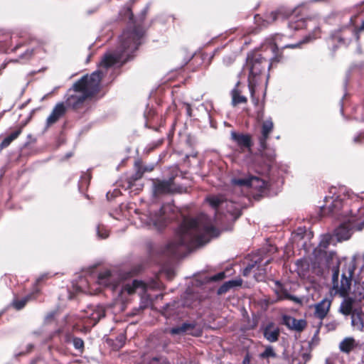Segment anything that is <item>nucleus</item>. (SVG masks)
<instances>
[{"mask_svg": "<svg viewBox=\"0 0 364 364\" xmlns=\"http://www.w3.org/2000/svg\"><path fill=\"white\" fill-rule=\"evenodd\" d=\"M218 235V230L207 216L184 218L176 230L173 239L166 245L164 252L176 257H183L194 248L208 243Z\"/></svg>", "mask_w": 364, "mask_h": 364, "instance_id": "nucleus-1", "label": "nucleus"}, {"mask_svg": "<svg viewBox=\"0 0 364 364\" xmlns=\"http://www.w3.org/2000/svg\"><path fill=\"white\" fill-rule=\"evenodd\" d=\"M127 277L124 274L105 270L99 273L95 284L110 289L113 293L114 305L119 306L120 310L125 309L126 304L129 300V296L139 291L141 296V301L139 308L144 309L151 304V298L146 293L149 287L151 288H159V282H153L149 285L146 284L141 280L134 279L132 283H126L120 285L122 280H125Z\"/></svg>", "mask_w": 364, "mask_h": 364, "instance_id": "nucleus-2", "label": "nucleus"}, {"mask_svg": "<svg viewBox=\"0 0 364 364\" xmlns=\"http://www.w3.org/2000/svg\"><path fill=\"white\" fill-rule=\"evenodd\" d=\"M115 60L113 54H105L96 71L90 75L82 76L68 90L66 106L74 109H79L87 98L97 94L100 91L101 80L115 65Z\"/></svg>", "mask_w": 364, "mask_h": 364, "instance_id": "nucleus-3", "label": "nucleus"}, {"mask_svg": "<svg viewBox=\"0 0 364 364\" xmlns=\"http://www.w3.org/2000/svg\"><path fill=\"white\" fill-rule=\"evenodd\" d=\"M122 19H128V26L119 37V44L114 50L105 54L112 53L115 58L114 65L122 66L133 58L134 53L141 43L144 31L140 25L136 24L133 13L129 5H126L119 11Z\"/></svg>", "mask_w": 364, "mask_h": 364, "instance_id": "nucleus-4", "label": "nucleus"}, {"mask_svg": "<svg viewBox=\"0 0 364 364\" xmlns=\"http://www.w3.org/2000/svg\"><path fill=\"white\" fill-rule=\"evenodd\" d=\"M288 27L291 30H300L303 28L313 29V32L309 33L304 38L303 40L300 41L296 43H284L283 40L287 38L286 36L282 34L276 33L272 38V44L270 46V50L272 52L273 55L271 57L272 60L279 62L280 57L277 55V53L280 50L285 48H299L301 44L306 43L316 39L318 37V33L320 32V27L318 23L317 18H304L301 16H298L294 14H292L289 16L288 22Z\"/></svg>", "mask_w": 364, "mask_h": 364, "instance_id": "nucleus-5", "label": "nucleus"}, {"mask_svg": "<svg viewBox=\"0 0 364 364\" xmlns=\"http://www.w3.org/2000/svg\"><path fill=\"white\" fill-rule=\"evenodd\" d=\"M325 254L326 266L328 269H331L333 272V289L341 296H345L348 294V291L350 288L354 269L353 268L348 267L347 270L342 272L341 280H339L340 261L337 257L336 253L333 251H331L328 253L325 252Z\"/></svg>", "mask_w": 364, "mask_h": 364, "instance_id": "nucleus-6", "label": "nucleus"}, {"mask_svg": "<svg viewBox=\"0 0 364 364\" xmlns=\"http://www.w3.org/2000/svg\"><path fill=\"white\" fill-rule=\"evenodd\" d=\"M210 205L215 210V217L220 220L223 215L227 220H235L242 214V205L240 202L232 199L228 200L223 196H213L207 198Z\"/></svg>", "mask_w": 364, "mask_h": 364, "instance_id": "nucleus-7", "label": "nucleus"}, {"mask_svg": "<svg viewBox=\"0 0 364 364\" xmlns=\"http://www.w3.org/2000/svg\"><path fill=\"white\" fill-rule=\"evenodd\" d=\"M364 30V17L351 16L348 17V25L342 26L331 33L333 42H338V46H348L353 37L358 39V31Z\"/></svg>", "mask_w": 364, "mask_h": 364, "instance_id": "nucleus-8", "label": "nucleus"}, {"mask_svg": "<svg viewBox=\"0 0 364 364\" xmlns=\"http://www.w3.org/2000/svg\"><path fill=\"white\" fill-rule=\"evenodd\" d=\"M231 183L234 187H245L252 189V195L255 200H259L268 193V183L259 176H248L244 178H232Z\"/></svg>", "mask_w": 364, "mask_h": 364, "instance_id": "nucleus-9", "label": "nucleus"}, {"mask_svg": "<svg viewBox=\"0 0 364 364\" xmlns=\"http://www.w3.org/2000/svg\"><path fill=\"white\" fill-rule=\"evenodd\" d=\"M171 209L172 207L170 205H163L158 211L154 213L149 211L139 213V219L147 228L161 230L167 225L169 217L166 215V212ZM136 213L138 214L137 212Z\"/></svg>", "mask_w": 364, "mask_h": 364, "instance_id": "nucleus-10", "label": "nucleus"}, {"mask_svg": "<svg viewBox=\"0 0 364 364\" xmlns=\"http://www.w3.org/2000/svg\"><path fill=\"white\" fill-rule=\"evenodd\" d=\"M274 62L277 61L272 60L271 58L267 59L259 51L249 53L246 60V68L249 70V81H254V78L259 75L267 68L269 69Z\"/></svg>", "mask_w": 364, "mask_h": 364, "instance_id": "nucleus-11", "label": "nucleus"}, {"mask_svg": "<svg viewBox=\"0 0 364 364\" xmlns=\"http://www.w3.org/2000/svg\"><path fill=\"white\" fill-rule=\"evenodd\" d=\"M200 300L198 296L194 293L186 292L180 301H173V303L167 304L164 308V315L166 317H171L175 314L178 315L179 311L177 308L180 306L189 309L196 308L200 305Z\"/></svg>", "mask_w": 364, "mask_h": 364, "instance_id": "nucleus-12", "label": "nucleus"}, {"mask_svg": "<svg viewBox=\"0 0 364 364\" xmlns=\"http://www.w3.org/2000/svg\"><path fill=\"white\" fill-rule=\"evenodd\" d=\"M364 228V219L358 221L357 218L350 215L346 221L341 223L335 229L333 236L338 242L348 240L354 230H362Z\"/></svg>", "mask_w": 364, "mask_h": 364, "instance_id": "nucleus-13", "label": "nucleus"}, {"mask_svg": "<svg viewBox=\"0 0 364 364\" xmlns=\"http://www.w3.org/2000/svg\"><path fill=\"white\" fill-rule=\"evenodd\" d=\"M336 190L335 187H332L330 189V193H332L333 196L324 198L326 205L321 206L323 213H326V210L328 209V213L332 215L339 216L341 215L340 211L347 204V201H345L344 198H341V195H336Z\"/></svg>", "mask_w": 364, "mask_h": 364, "instance_id": "nucleus-14", "label": "nucleus"}, {"mask_svg": "<svg viewBox=\"0 0 364 364\" xmlns=\"http://www.w3.org/2000/svg\"><path fill=\"white\" fill-rule=\"evenodd\" d=\"M270 262V259H267L262 264L261 259H257L254 262L249 263L243 269L242 275L248 277L252 272L254 273V278L257 282H262L265 279L267 274V268Z\"/></svg>", "mask_w": 364, "mask_h": 364, "instance_id": "nucleus-15", "label": "nucleus"}, {"mask_svg": "<svg viewBox=\"0 0 364 364\" xmlns=\"http://www.w3.org/2000/svg\"><path fill=\"white\" fill-rule=\"evenodd\" d=\"M87 318L85 324L87 327L95 326L100 319L105 317L106 308L103 305L90 306L85 311Z\"/></svg>", "mask_w": 364, "mask_h": 364, "instance_id": "nucleus-16", "label": "nucleus"}, {"mask_svg": "<svg viewBox=\"0 0 364 364\" xmlns=\"http://www.w3.org/2000/svg\"><path fill=\"white\" fill-rule=\"evenodd\" d=\"M153 191L155 196L177 192L174 177H170L168 179L154 181L153 183Z\"/></svg>", "mask_w": 364, "mask_h": 364, "instance_id": "nucleus-17", "label": "nucleus"}, {"mask_svg": "<svg viewBox=\"0 0 364 364\" xmlns=\"http://www.w3.org/2000/svg\"><path fill=\"white\" fill-rule=\"evenodd\" d=\"M230 139L235 143L237 146L240 149V152L245 151H250L253 145L252 136L249 134H244L231 131Z\"/></svg>", "mask_w": 364, "mask_h": 364, "instance_id": "nucleus-18", "label": "nucleus"}, {"mask_svg": "<svg viewBox=\"0 0 364 364\" xmlns=\"http://www.w3.org/2000/svg\"><path fill=\"white\" fill-rule=\"evenodd\" d=\"M154 166L153 164L144 166L141 159L136 160L134 162L135 173L128 179V188H131L134 183L140 179L144 173L152 171L154 169Z\"/></svg>", "mask_w": 364, "mask_h": 364, "instance_id": "nucleus-19", "label": "nucleus"}, {"mask_svg": "<svg viewBox=\"0 0 364 364\" xmlns=\"http://www.w3.org/2000/svg\"><path fill=\"white\" fill-rule=\"evenodd\" d=\"M264 338L269 343L279 341L280 328L274 322L270 321L262 328Z\"/></svg>", "mask_w": 364, "mask_h": 364, "instance_id": "nucleus-20", "label": "nucleus"}, {"mask_svg": "<svg viewBox=\"0 0 364 364\" xmlns=\"http://www.w3.org/2000/svg\"><path fill=\"white\" fill-rule=\"evenodd\" d=\"M283 323L290 330L301 332L306 326V321L304 319H296L291 316L284 315L282 316Z\"/></svg>", "mask_w": 364, "mask_h": 364, "instance_id": "nucleus-21", "label": "nucleus"}, {"mask_svg": "<svg viewBox=\"0 0 364 364\" xmlns=\"http://www.w3.org/2000/svg\"><path fill=\"white\" fill-rule=\"evenodd\" d=\"M274 129V124L272 119L264 120L262 124L261 134L258 137L259 145L264 149L266 146V141L269 137L270 134Z\"/></svg>", "mask_w": 364, "mask_h": 364, "instance_id": "nucleus-22", "label": "nucleus"}, {"mask_svg": "<svg viewBox=\"0 0 364 364\" xmlns=\"http://www.w3.org/2000/svg\"><path fill=\"white\" fill-rule=\"evenodd\" d=\"M66 112V106L63 102H59L55 105L50 114L46 119V129L50 125L55 124L58 119L64 116Z\"/></svg>", "mask_w": 364, "mask_h": 364, "instance_id": "nucleus-23", "label": "nucleus"}, {"mask_svg": "<svg viewBox=\"0 0 364 364\" xmlns=\"http://www.w3.org/2000/svg\"><path fill=\"white\" fill-rule=\"evenodd\" d=\"M12 38L10 33L4 31H0V51L5 53L9 50L14 51L20 46L16 45L14 48H11Z\"/></svg>", "mask_w": 364, "mask_h": 364, "instance_id": "nucleus-24", "label": "nucleus"}, {"mask_svg": "<svg viewBox=\"0 0 364 364\" xmlns=\"http://www.w3.org/2000/svg\"><path fill=\"white\" fill-rule=\"evenodd\" d=\"M351 325L354 330L363 332L364 321L361 310L354 309V312L351 315Z\"/></svg>", "mask_w": 364, "mask_h": 364, "instance_id": "nucleus-25", "label": "nucleus"}, {"mask_svg": "<svg viewBox=\"0 0 364 364\" xmlns=\"http://www.w3.org/2000/svg\"><path fill=\"white\" fill-rule=\"evenodd\" d=\"M331 306V302L323 299L315 306V316L323 319L327 314Z\"/></svg>", "mask_w": 364, "mask_h": 364, "instance_id": "nucleus-26", "label": "nucleus"}, {"mask_svg": "<svg viewBox=\"0 0 364 364\" xmlns=\"http://www.w3.org/2000/svg\"><path fill=\"white\" fill-rule=\"evenodd\" d=\"M347 295L348 294L344 296L345 299L340 306V311L346 316L352 315L354 312L353 304L355 303V299L349 296L346 297Z\"/></svg>", "mask_w": 364, "mask_h": 364, "instance_id": "nucleus-27", "label": "nucleus"}, {"mask_svg": "<svg viewBox=\"0 0 364 364\" xmlns=\"http://www.w3.org/2000/svg\"><path fill=\"white\" fill-rule=\"evenodd\" d=\"M258 151L259 152L260 156L262 158L265 159V160H266L265 163L267 164V165L269 166V164L272 163L274 160L275 156H276L275 151H274V149L268 147L267 143H266V146L264 149H262L259 145Z\"/></svg>", "mask_w": 364, "mask_h": 364, "instance_id": "nucleus-28", "label": "nucleus"}, {"mask_svg": "<svg viewBox=\"0 0 364 364\" xmlns=\"http://www.w3.org/2000/svg\"><path fill=\"white\" fill-rule=\"evenodd\" d=\"M195 327V323H183L181 326L171 328L169 332L171 335H181L193 330Z\"/></svg>", "mask_w": 364, "mask_h": 364, "instance_id": "nucleus-29", "label": "nucleus"}, {"mask_svg": "<svg viewBox=\"0 0 364 364\" xmlns=\"http://www.w3.org/2000/svg\"><path fill=\"white\" fill-rule=\"evenodd\" d=\"M77 289L81 292L89 294H92L93 291H95L98 289V288L94 289L92 284H91V282L85 277H82L80 279L79 282L77 284Z\"/></svg>", "mask_w": 364, "mask_h": 364, "instance_id": "nucleus-30", "label": "nucleus"}, {"mask_svg": "<svg viewBox=\"0 0 364 364\" xmlns=\"http://www.w3.org/2000/svg\"><path fill=\"white\" fill-rule=\"evenodd\" d=\"M240 82H237L235 87L231 91L232 95V105L236 106L241 103L247 102V98L245 96L240 95V90L238 89Z\"/></svg>", "mask_w": 364, "mask_h": 364, "instance_id": "nucleus-31", "label": "nucleus"}, {"mask_svg": "<svg viewBox=\"0 0 364 364\" xmlns=\"http://www.w3.org/2000/svg\"><path fill=\"white\" fill-rule=\"evenodd\" d=\"M65 342L72 343L76 350L82 352L84 349V341L82 338L73 336L70 333H67L65 336Z\"/></svg>", "mask_w": 364, "mask_h": 364, "instance_id": "nucleus-32", "label": "nucleus"}, {"mask_svg": "<svg viewBox=\"0 0 364 364\" xmlns=\"http://www.w3.org/2000/svg\"><path fill=\"white\" fill-rule=\"evenodd\" d=\"M355 346V340L353 338H346L339 344L340 350L348 353Z\"/></svg>", "mask_w": 364, "mask_h": 364, "instance_id": "nucleus-33", "label": "nucleus"}, {"mask_svg": "<svg viewBox=\"0 0 364 364\" xmlns=\"http://www.w3.org/2000/svg\"><path fill=\"white\" fill-rule=\"evenodd\" d=\"M334 237L331 235H324L322 236L321 240L318 245L319 252H325L328 247L335 242Z\"/></svg>", "mask_w": 364, "mask_h": 364, "instance_id": "nucleus-34", "label": "nucleus"}, {"mask_svg": "<svg viewBox=\"0 0 364 364\" xmlns=\"http://www.w3.org/2000/svg\"><path fill=\"white\" fill-rule=\"evenodd\" d=\"M20 134L21 130H16L5 137L0 144V151L8 147L10 144L19 136Z\"/></svg>", "mask_w": 364, "mask_h": 364, "instance_id": "nucleus-35", "label": "nucleus"}, {"mask_svg": "<svg viewBox=\"0 0 364 364\" xmlns=\"http://www.w3.org/2000/svg\"><path fill=\"white\" fill-rule=\"evenodd\" d=\"M277 356V353L272 346H267L264 350L259 355L261 359L275 358Z\"/></svg>", "mask_w": 364, "mask_h": 364, "instance_id": "nucleus-36", "label": "nucleus"}, {"mask_svg": "<svg viewBox=\"0 0 364 364\" xmlns=\"http://www.w3.org/2000/svg\"><path fill=\"white\" fill-rule=\"evenodd\" d=\"M91 178V176L88 173H83L82 175L80 177V179L78 183V188L79 190L81 191L82 189L87 187L90 181Z\"/></svg>", "mask_w": 364, "mask_h": 364, "instance_id": "nucleus-37", "label": "nucleus"}, {"mask_svg": "<svg viewBox=\"0 0 364 364\" xmlns=\"http://www.w3.org/2000/svg\"><path fill=\"white\" fill-rule=\"evenodd\" d=\"M280 11H272L269 15L266 16V18L263 20V23L260 24L261 26H267V24L272 23L276 20H277L279 17Z\"/></svg>", "mask_w": 364, "mask_h": 364, "instance_id": "nucleus-38", "label": "nucleus"}, {"mask_svg": "<svg viewBox=\"0 0 364 364\" xmlns=\"http://www.w3.org/2000/svg\"><path fill=\"white\" fill-rule=\"evenodd\" d=\"M96 234L97 237L100 239H106L109 235L108 230L104 225H101L97 226Z\"/></svg>", "mask_w": 364, "mask_h": 364, "instance_id": "nucleus-39", "label": "nucleus"}, {"mask_svg": "<svg viewBox=\"0 0 364 364\" xmlns=\"http://www.w3.org/2000/svg\"><path fill=\"white\" fill-rule=\"evenodd\" d=\"M29 299L30 296H27L19 300H14L13 301V306L16 310H21L26 306Z\"/></svg>", "mask_w": 364, "mask_h": 364, "instance_id": "nucleus-40", "label": "nucleus"}, {"mask_svg": "<svg viewBox=\"0 0 364 364\" xmlns=\"http://www.w3.org/2000/svg\"><path fill=\"white\" fill-rule=\"evenodd\" d=\"M230 289H232L231 286L230 284V282L228 281V282H225V283H223L218 288L217 293H218V294L221 295V294H223L226 293L227 291H228Z\"/></svg>", "mask_w": 364, "mask_h": 364, "instance_id": "nucleus-41", "label": "nucleus"}, {"mask_svg": "<svg viewBox=\"0 0 364 364\" xmlns=\"http://www.w3.org/2000/svg\"><path fill=\"white\" fill-rule=\"evenodd\" d=\"M225 277V273L224 272H220L215 275H213L208 278L209 282H218L221 281Z\"/></svg>", "mask_w": 364, "mask_h": 364, "instance_id": "nucleus-42", "label": "nucleus"}, {"mask_svg": "<svg viewBox=\"0 0 364 364\" xmlns=\"http://www.w3.org/2000/svg\"><path fill=\"white\" fill-rule=\"evenodd\" d=\"M34 48H28L23 53L20 55V58L22 60H28L33 55L35 52Z\"/></svg>", "mask_w": 364, "mask_h": 364, "instance_id": "nucleus-43", "label": "nucleus"}, {"mask_svg": "<svg viewBox=\"0 0 364 364\" xmlns=\"http://www.w3.org/2000/svg\"><path fill=\"white\" fill-rule=\"evenodd\" d=\"M154 112L151 110L149 111V112L144 114V117L146 118L145 125H146V127H147L149 128H151V129H154V130L157 131L158 130L157 128H154V127L149 125V124L150 123L151 119L154 116Z\"/></svg>", "mask_w": 364, "mask_h": 364, "instance_id": "nucleus-44", "label": "nucleus"}, {"mask_svg": "<svg viewBox=\"0 0 364 364\" xmlns=\"http://www.w3.org/2000/svg\"><path fill=\"white\" fill-rule=\"evenodd\" d=\"M338 325L339 323L338 321H336V320H332L328 322L325 326L326 328L327 331H334L338 327Z\"/></svg>", "mask_w": 364, "mask_h": 364, "instance_id": "nucleus-45", "label": "nucleus"}, {"mask_svg": "<svg viewBox=\"0 0 364 364\" xmlns=\"http://www.w3.org/2000/svg\"><path fill=\"white\" fill-rule=\"evenodd\" d=\"M276 293L278 294L279 299L280 300L284 299L296 300V297L289 294L286 290L283 291L281 294H279L278 291H277Z\"/></svg>", "mask_w": 364, "mask_h": 364, "instance_id": "nucleus-46", "label": "nucleus"}, {"mask_svg": "<svg viewBox=\"0 0 364 364\" xmlns=\"http://www.w3.org/2000/svg\"><path fill=\"white\" fill-rule=\"evenodd\" d=\"M228 282H230L231 288L240 287L242 284V280L241 279H232V280H229Z\"/></svg>", "mask_w": 364, "mask_h": 364, "instance_id": "nucleus-47", "label": "nucleus"}, {"mask_svg": "<svg viewBox=\"0 0 364 364\" xmlns=\"http://www.w3.org/2000/svg\"><path fill=\"white\" fill-rule=\"evenodd\" d=\"M56 313L57 312L55 311H52L49 312L48 314H47V315L45 317V321L46 323H49L51 321H53V319L55 316Z\"/></svg>", "mask_w": 364, "mask_h": 364, "instance_id": "nucleus-48", "label": "nucleus"}, {"mask_svg": "<svg viewBox=\"0 0 364 364\" xmlns=\"http://www.w3.org/2000/svg\"><path fill=\"white\" fill-rule=\"evenodd\" d=\"M149 4H147L145 8L141 11V14L139 16V19L141 21H143L149 11Z\"/></svg>", "mask_w": 364, "mask_h": 364, "instance_id": "nucleus-49", "label": "nucleus"}, {"mask_svg": "<svg viewBox=\"0 0 364 364\" xmlns=\"http://www.w3.org/2000/svg\"><path fill=\"white\" fill-rule=\"evenodd\" d=\"M252 355L250 352H247L242 360V364H250Z\"/></svg>", "mask_w": 364, "mask_h": 364, "instance_id": "nucleus-50", "label": "nucleus"}, {"mask_svg": "<svg viewBox=\"0 0 364 364\" xmlns=\"http://www.w3.org/2000/svg\"><path fill=\"white\" fill-rule=\"evenodd\" d=\"M119 193V191L115 189L112 193L107 192L106 196L108 200H110L112 198L117 197Z\"/></svg>", "mask_w": 364, "mask_h": 364, "instance_id": "nucleus-51", "label": "nucleus"}, {"mask_svg": "<svg viewBox=\"0 0 364 364\" xmlns=\"http://www.w3.org/2000/svg\"><path fill=\"white\" fill-rule=\"evenodd\" d=\"M48 277V274H43L41 275L36 281L35 285L37 287L40 284L41 282H43L44 279H47Z\"/></svg>", "mask_w": 364, "mask_h": 364, "instance_id": "nucleus-52", "label": "nucleus"}, {"mask_svg": "<svg viewBox=\"0 0 364 364\" xmlns=\"http://www.w3.org/2000/svg\"><path fill=\"white\" fill-rule=\"evenodd\" d=\"M184 106L186 107V114L188 117H192V109H191V105L189 103H184Z\"/></svg>", "mask_w": 364, "mask_h": 364, "instance_id": "nucleus-53", "label": "nucleus"}, {"mask_svg": "<svg viewBox=\"0 0 364 364\" xmlns=\"http://www.w3.org/2000/svg\"><path fill=\"white\" fill-rule=\"evenodd\" d=\"M200 108H202V109H203L206 112V114H207L208 118V119H209V121H210V126H211L212 127H214V125H213V122H212V120H211L210 114V113L208 112L207 108H206V107L204 106V105H203V104H202V105H200Z\"/></svg>", "mask_w": 364, "mask_h": 364, "instance_id": "nucleus-54", "label": "nucleus"}, {"mask_svg": "<svg viewBox=\"0 0 364 364\" xmlns=\"http://www.w3.org/2000/svg\"><path fill=\"white\" fill-rule=\"evenodd\" d=\"M33 344H31V343H29V344H28V345H27V346H26V352H23V351L20 352V353L18 354V355H23V354H25V353H29V352H31V351L32 350V349H33Z\"/></svg>", "mask_w": 364, "mask_h": 364, "instance_id": "nucleus-55", "label": "nucleus"}, {"mask_svg": "<svg viewBox=\"0 0 364 364\" xmlns=\"http://www.w3.org/2000/svg\"><path fill=\"white\" fill-rule=\"evenodd\" d=\"M361 140V134H359L353 138V141L355 143H359Z\"/></svg>", "mask_w": 364, "mask_h": 364, "instance_id": "nucleus-56", "label": "nucleus"}, {"mask_svg": "<svg viewBox=\"0 0 364 364\" xmlns=\"http://www.w3.org/2000/svg\"><path fill=\"white\" fill-rule=\"evenodd\" d=\"M303 358L305 360V361H307L310 359V355L307 353H303Z\"/></svg>", "mask_w": 364, "mask_h": 364, "instance_id": "nucleus-57", "label": "nucleus"}, {"mask_svg": "<svg viewBox=\"0 0 364 364\" xmlns=\"http://www.w3.org/2000/svg\"><path fill=\"white\" fill-rule=\"evenodd\" d=\"M354 67L358 68L360 69H362L364 68V62L360 63L358 65H355Z\"/></svg>", "mask_w": 364, "mask_h": 364, "instance_id": "nucleus-58", "label": "nucleus"}, {"mask_svg": "<svg viewBox=\"0 0 364 364\" xmlns=\"http://www.w3.org/2000/svg\"><path fill=\"white\" fill-rule=\"evenodd\" d=\"M167 275H168V279H171L172 277H173V272L168 271L167 272Z\"/></svg>", "mask_w": 364, "mask_h": 364, "instance_id": "nucleus-59", "label": "nucleus"}, {"mask_svg": "<svg viewBox=\"0 0 364 364\" xmlns=\"http://www.w3.org/2000/svg\"><path fill=\"white\" fill-rule=\"evenodd\" d=\"M328 0H310V2L311 3H316V2H325V1H327Z\"/></svg>", "mask_w": 364, "mask_h": 364, "instance_id": "nucleus-60", "label": "nucleus"}, {"mask_svg": "<svg viewBox=\"0 0 364 364\" xmlns=\"http://www.w3.org/2000/svg\"><path fill=\"white\" fill-rule=\"evenodd\" d=\"M255 19L256 22H257V23H259V19L260 20V19H261V18H260V16H259V15H256V16H255Z\"/></svg>", "mask_w": 364, "mask_h": 364, "instance_id": "nucleus-61", "label": "nucleus"}, {"mask_svg": "<svg viewBox=\"0 0 364 364\" xmlns=\"http://www.w3.org/2000/svg\"><path fill=\"white\" fill-rule=\"evenodd\" d=\"M357 52H358V53H362L361 48H360V46H358V48H357Z\"/></svg>", "mask_w": 364, "mask_h": 364, "instance_id": "nucleus-62", "label": "nucleus"}, {"mask_svg": "<svg viewBox=\"0 0 364 364\" xmlns=\"http://www.w3.org/2000/svg\"><path fill=\"white\" fill-rule=\"evenodd\" d=\"M72 156V153H68L66 154V158H69Z\"/></svg>", "mask_w": 364, "mask_h": 364, "instance_id": "nucleus-63", "label": "nucleus"}, {"mask_svg": "<svg viewBox=\"0 0 364 364\" xmlns=\"http://www.w3.org/2000/svg\"><path fill=\"white\" fill-rule=\"evenodd\" d=\"M119 341H120L121 342H123V341H124V336H120V338H119Z\"/></svg>", "mask_w": 364, "mask_h": 364, "instance_id": "nucleus-64", "label": "nucleus"}]
</instances>
